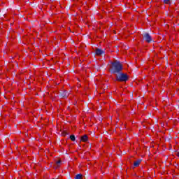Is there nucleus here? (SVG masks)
Here are the masks:
<instances>
[{
	"mask_svg": "<svg viewBox=\"0 0 179 179\" xmlns=\"http://www.w3.org/2000/svg\"><path fill=\"white\" fill-rule=\"evenodd\" d=\"M110 69L113 73H118L122 71V64L115 61L111 64Z\"/></svg>",
	"mask_w": 179,
	"mask_h": 179,
	"instance_id": "nucleus-1",
	"label": "nucleus"
},
{
	"mask_svg": "<svg viewBox=\"0 0 179 179\" xmlns=\"http://www.w3.org/2000/svg\"><path fill=\"white\" fill-rule=\"evenodd\" d=\"M116 78L119 82H127L128 80V76L124 73H119Z\"/></svg>",
	"mask_w": 179,
	"mask_h": 179,
	"instance_id": "nucleus-2",
	"label": "nucleus"
},
{
	"mask_svg": "<svg viewBox=\"0 0 179 179\" xmlns=\"http://www.w3.org/2000/svg\"><path fill=\"white\" fill-rule=\"evenodd\" d=\"M143 40H145V41H146L147 43H150L152 42V36H150V35L149 34H145L143 36Z\"/></svg>",
	"mask_w": 179,
	"mask_h": 179,
	"instance_id": "nucleus-3",
	"label": "nucleus"
},
{
	"mask_svg": "<svg viewBox=\"0 0 179 179\" xmlns=\"http://www.w3.org/2000/svg\"><path fill=\"white\" fill-rule=\"evenodd\" d=\"M96 54L97 55H102V54H104V51H103L101 49H96Z\"/></svg>",
	"mask_w": 179,
	"mask_h": 179,
	"instance_id": "nucleus-4",
	"label": "nucleus"
},
{
	"mask_svg": "<svg viewBox=\"0 0 179 179\" xmlns=\"http://www.w3.org/2000/svg\"><path fill=\"white\" fill-rule=\"evenodd\" d=\"M142 160L138 159L137 161L134 162V167H138L139 164H141Z\"/></svg>",
	"mask_w": 179,
	"mask_h": 179,
	"instance_id": "nucleus-5",
	"label": "nucleus"
},
{
	"mask_svg": "<svg viewBox=\"0 0 179 179\" xmlns=\"http://www.w3.org/2000/svg\"><path fill=\"white\" fill-rule=\"evenodd\" d=\"M88 137L87 135H84L81 137V141L82 142H87Z\"/></svg>",
	"mask_w": 179,
	"mask_h": 179,
	"instance_id": "nucleus-6",
	"label": "nucleus"
},
{
	"mask_svg": "<svg viewBox=\"0 0 179 179\" xmlns=\"http://www.w3.org/2000/svg\"><path fill=\"white\" fill-rule=\"evenodd\" d=\"M61 164V160H59L56 162L55 169H57V167H59V165Z\"/></svg>",
	"mask_w": 179,
	"mask_h": 179,
	"instance_id": "nucleus-7",
	"label": "nucleus"
},
{
	"mask_svg": "<svg viewBox=\"0 0 179 179\" xmlns=\"http://www.w3.org/2000/svg\"><path fill=\"white\" fill-rule=\"evenodd\" d=\"M164 3H166V5H170L171 0H164Z\"/></svg>",
	"mask_w": 179,
	"mask_h": 179,
	"instance_id": "nucleus-8",
	"label": "nucleus"
},
{
	"mask_svg": "<svg viewBox=\"0 0 179 179\" xmlns=\"http://www.w3.org/2000/svg\"><path fill=\"white\" fill-rule=\"evenodd\" d=\"M82 177H83L82 175L78 174V175H76V179H82Z\"/></svg>",
	"mask_w": 179,
	"mask_h": 179,
	"instance_id": "nucleus-9",
	"label": "nucleus"
},
{
	"mask_svg": "<svg viewBox=\"0 0 179 179\" xmlns=\"http://www.w3.org/2000/svg\"><path fill=\"white\" fill-rule=\"evenodd\" d=\"M70 139H71V141H75V139H76V137H75V136H73V135H71V136H70Z\"/></svg>",
	"mask_w": 179,
	"mask_h": 179,
	"instance_id": "nucleus-10",
	"label": "nucleus"
},
{
	"mask_svg": "<svg viewBox=\"0 0 179 179\" xmlns=\"http://www.w3.org/2000/svg\"><path fill=\"white\" fill-rule=\"evenodd\" d=\"M177 155H178V157H179V152H178Z\"/></svg>",
	"mask_w": 179,
	"mask_h": 179,
	"instance_id": "nucleus-11",
	"label": "nucleus"
}]
</instances>
